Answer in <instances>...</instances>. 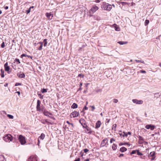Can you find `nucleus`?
<instances>
[{
	"label": "nucleus",
	"instance_id": "24",
	"mask_svg": "<svg viewBox=\"0 0 161 161\" xmlns=\"http://www.w3.org/2000/svg\"><path fill=\"white\" fill-rule=\"evenodd\" d=\"M24 57H27L29 59L30 58V56L28 55L26 53H24L21 55L20 57L21 58H23Z\"/></svg>",
	"mask_w": 161,
	"mask_h": 161
},
{
	"label": "nucleus",
	"instance_id": "15",
	"mask_svg": "<svg viewBox=\"0 0 161 161\" xmlns=\"http://www.w3.org/2000/svg\"><path fill=\"white\" fill-rule=\"evenodd\" d=\"M154 97L155 98H161V93L157 92L154 94Z\"/></svg>",
	"mask_w": 161,
	"mask_h": 161
},
{
	"label": "nucleus",
	"instance_id": "47",
	"mask_svg": "<svg viewBox=\"0 0 161 161\" xmlns=\"http://www.w3.org/2000/svg\"><path fill=\"white\" fill-rule=\"evenodd\" d=\"M78 76L79 77H82V78H83L84 75H82L81 74H79L78 75Z\"/></svg>",
	"mask_w": 161,
	"mask_h": 161
},
{
	"label": "nucleus",
	"instance_id": "49",
	"mask_svg": "<svg viewBox=\"0 0 161 161\" xmlns=\"http://www.w3.org/2000/svg\"><path fill=\"white\" fill-rule=\"evenodd\" d=\"M15 61L18 62V64L20 63V61L19 59L16 58Z\"/></svg>",
	"mask_w": 161,
	"mask_h": 161
},
{
	"label": "nucleus",
	"instance_id": "50",
	"mask_svg": "<svg viewBox=\"0 0 161 161\" xmlns=\"http://www.w3.org/2000/svg\"><path fill=\"white\" fill-rule=\"evenodd\" d=\"M84 151L85 153H86L89 151V150L87 149L86 148L84 149Z\"/></svg>",
	"mask_w": 161,
	"mask_h": 161
},
{
	"label": "nucleus",
	"instance_id": "19",
	"mask_svg": "<svg viewBox=\"0 0 161 161\" xmlns=\"http://www.w3.org/2000/svg\"><path fill=\"white\" fill-rule=\"evenodd\" d=\"M17 75L19 78H24L25 76V74L23 73H21V72L18 73Z\"/></svg>",
	"mask_w": 161,
	"mask_h": 161
},
{
	"label": "nucleus",
	"instance_id": "44",
	"mask_svg": "<svg viewBox=\"0 0 161 161\" xmlns=\"http://www.w3.org/2000/svg\"><path fill=\"white\" fill-rule=\"evenodd\" d=\"M90 107H91L92 108V111H93L94 109H95V107L94 106H90Z\"/></svg>",
	"mask_w": 161,
	"mask_h": 161
},
{
	"label": "nucleus",
	"instance_id": "41",
	"mask_svg": "<svg viewBox=\"0 0 161 161\" xmlns=\"http://www.w3.org/2000/svg\"><path fill=\"white\" fill-rule=\"evenodd\" d=\"M113 102L115 103H117L118 102V100L116 99H114L113 100Z\"/></svg>",
	"mask_w": 161,
	"mask_h": 161
},
{
	"label": "nucleus",
	"instance_id": "28",
	"mask_svg": "<svg viewBox=\"0 0 161 161\" xmlns=\"http://www.w3.org/2000/svg\"><path fill=\"white\" fill-rule=\"evenodd\" d=\"M117 145L115 144H113L112 146V148L114 150H115L117 149Z\"/></svg>",
	"mask_w": 161,
	"mask_h": 161
},
{
	"label": "nucleus",
	"instance_id": "35",
	"mask_svg": "<svg viewBox=\"0 0 161 161\" xmlns=\"http://www.w3.org/2000/svg\"><path fill=\"white\" fill-rule=\"evenodd\" d=\"M149 21L148 19H146L145 22V25L147 26L149 23Z\"/></svg>",
	"mask_w": 161,
	"mask_h": 161
},
{
	"label": "nucleus",
	"instance_id": "27",
	"mask_svg": "<svg viewBox=\"0 0 161 161\" xmlns=\"http://www.w3.org/2000/svg\"><path fill=\"white\" fill-rule=\"evenodd\" d=\"M77 105L75 103H73L71 106L72 108H75L77 107Z\"/></svg>",
	"mask_w": 161,
	"mask_h": 161
},
{
	"label": "nucleus",
	"instance_id": "42",
	"mask_svg": "<svg viewBox=\"0 0 161 161\" xmlns=\"http://www.w3.org/2000/svg\"><path fill=\"white\" fill-rule=\"evenodd\" d=\"M12 67L13 69H15V70H16V65L15 64H13V65H12Z\"/></svg>",
	"mask_w": 161,
	"mask_h": 161
},
{
	"label": "nucleus",
	"instance_id": "32",
	"mask_svg": "<svg viewBox=\"0 0 161 161\" xmlns=\"http://www.w3.org/2000/svg\"><path fill=\"white\" fill-rule=\"evenodd\" d=\"M155 155V152H152L150 153L149 154V156L151 157H153Z\"/></svg>",
	"mask_w": 161,
	"mask_h": 161
},
{
	"label": "nucleus",
	"instance_id": "45",
	"mask_svg": "<svg viewBox=\"0 0 161 161\" xmlns=\"http://www.w3.org/2000/svg\"><path fill=\"white\" fill-rule=\"evenodd\" d=\"M21 85V83L17 82V83H15V86H18Z\"/></svg>",
	"mask_w": 161,
	"mask_h": 161
},
{
	"label": "nucleus",
	"instance_id": "23",
	"mask_svg": "<svg viewBox=\"0 0 161 161\" xmlns=\"http://www.w3.org/2000/svg\"><path fill=\"white\" fill-rule=\"evenodd\" d=\"M37 45L40 44V46L38 48V50H41L42 49V47L43 46V43L42 42H39L37 44Z\"/></svg>",
	"mask_w": 161,
	"mask_h": 161
},
{
	"label": "nucleus",
	"instance_id": "5",
	"mask_svg": "<svg viewBox=\"0 0 161 161\" xmlns=\"http://www.w3.org/2000/svg\"><path fill=\"white\" fill-rule=\"evenodd\" d=\"M41 112H42L44 115L49 117H50V115L52 116L53 115L52 114L49 113L47 110L44 109H41Z\"/></svg>",
	"mask_w": 161,
	"mask_h": 161
},
{
	"label": "nucleus",
	"instance_id": "17",
	"mask_svg": "<svg viewBox=\"0 0 161 161\" xmlns=\"http://www.w3.org/2000/svg\"><path fill=\"white\" fill-rule=\"evenodd\" d=\"M4 66L5 68V70L6 71H8L10 69V68L8 66V63L7 62H6L4 64Z\"/></svg>",
	"mask_w": 161,
	"mask_h": 161
},
{
	"label": "nucleus",
	"instance_id": "18",
	"mask_svg": "<svg viewBox=\"0 0 161 161\" xmlns=\"http://www.w3.org/2000/svg\"><path fill=\"white\" fill-rule=\"evenodd\" d=\"M101 124V123L100 121H97L95 127L96 128H99Z\"/></svg>",
	"mask_w": 161,
	"mask_h": 161
},
{
	"label": "nucleus",
	"instance_id": "34",
	"mask_svg": "<svg viewBox=\"0 0 161 161\" xmlns=\"http://www.w3.org/2000/svg\"><path fill=\"white\" fill-rule=\"evenodd\" d=\"M38 95L39 96L40 98L41 99H43V96L41 94L38 93Z\"/></svg>",
	"mask_w": 161,
	"mask_h": 161
},
{
	"label": "nucleus",
	"instance_id": "59",
	"mask_svg": "<svg viewBox=\"0 0 161 161\" xmlns=\"http://www.w3.org/2000/svg\"><path fill=\"white\" fill-rule=\"evenodd\" d=\"M8 6H6V7H4V8H5L6 10H7V9H8Z\"/></svg>",
	"mask_w": 161,
	"mask_h": 161
},
{
	"label": "nucleus",
	"instance_id": "54",
	"mask_svg": "<svg viewBox=\"0 0 161 161\" xmlns=\"http://www.w3.org/2000/svg\"><path fill=\"white\" fill-rule=\"evenodd\" d=\"M80 159L79 158H78L77 159L75 160L74 161H80Z\"/></svg>",
	"mask_w": 161,
	"mask_h": 161
},
{
	"label": "nucleus",
	"instance_id": "29",
	"mask_svg": "<svg viewBox=\"0 0 161 161\" xmlns=\"http://www.w3.org/2000/svg\"><path fill=\"white\" fill-rule=\"evenodd\" d=\"M135 61H136L137 63H141L142 64H145V62L143 60H135Z\"/></svg>",
	"mask_w": 161,
	"mask_h": 161
},
{
	"label": "nucleus",
	"instance_id": "30",
	"mask_svg": "<svg viewBox=\"0 0 161 161\" xmlns=\"http://www.w3.org/2000/svg\"><path fill=\"white\" fill-rule=\"evenodd\" d=\"M1 77L2 78H3L4 77V70L2 69H1Z\"/></svg>",
	"mask_w": 161,
	"mask_h": 161
},
{
	"label": "nucleus",
	"instance_id": "8",
	"mask_svg": "<svg viewBox=\"0 0 161 161\" xmlns=\"http://www.w3.org/2000/svg\"><path fill=\"white\" fill-rule=\"evenodd\" d=\"M155 127V125H153L151 124L147 125L145 126V128L147 129H150L152 130H153L154 129Z\"/></svg>",
	"mask_w": 161,
	"mask_h": 161
},
{
	"label": "nucleus",
	"instance_id": "31",
	"mask_svg": "<svg viewBox=\"0 0 161 161\" xmlns=\"http://www.w3.org/2000/svg\"><path fill=\"white\" fill-rule=\"evenodd\" d=\"M43 42L44 43V46H45V47L47 45V39H44Z\"/></svg>",
	"mask_w": 161,
	"mask_h": 161
},
{
	"label": "nucleus",
	"instance_id": "58",
	"mask_svg": "<svg viewBox=\"0 0 161 161\" xmlns=\"http://www.w3.org/2000/svg\"><path fill=\"white\" fill-rule=\"evenodd\" d=\"M120 136H123V137L125 136V135H124V134H122V133L120 134Z\"/></svg>",
	"mask_w": 161,
	"mask_h": 161
},
{
	"label": "nucleus",
	"instance_id": "62",
	"mask_svg": "<svg viewBox=\"0 0 161 161\" xmlns=\"http://www.w3.org/2000/svg\"><path fill=\"white\" fill-rule=\"evenodd\" d=\"M84 161H89V159L88 158H87Z\"/></svg>",
	"mask_w": 161,
	"mask_h": 161
},
{
	"label": "nucleus",
	"instance_id": "16",
	"mask_svg": "<svg viewBox=\"0 0 161 161\" xmlns=\"http://www.w3.org/2000/svg\"><path fill=\"white\" fill-rule=\"evenodd\" d=\"M85 128H86L87 132H86L87 133L89 134H91L93 132V131L91 129L88 127L87 125H86V126H85Z\"/></svg>",
	"mask_w": 161,
	"mask_h": 161
},
{
	"label": "nucleus",
	"instance_id": "40",
	"mask_svg": "<svg viewBox=\"0 0 161 161\" xmlns=\"http://www.w3.org/2000/svg\"><path fill=\"white\" fill-rule=\"evenodd\" d=\"M137 154L139 155H142L143 154L142 153L139 152V150H137Z\"/></svg>",
	"mask_w": 161,
	"mask_h": 161
},
{
	"label": "nucleus",
	"instance_id": "14",
	"mask_svg": "<svg viewBox=\"0 0 161 161\" xmlns=\"http://www.w3.org/2000/svg\"><path fill=\"white\" fill-rule=\"evenodd\" d=\"M37 156L34 155L31 156V161H37Z\"/></svg>",
	"mask_w": 161,
	"mask_h": 161
},
{
	"label": "nucleus",
	"instance_id": "38",
	"mask_svg": "<svg viewBox=\"0 0 161 161\" xmlns=\"http://www.w3.org/2000/svg\"><path fill=\"white\" fill-rule=\"evenodd\" d=\"M7 116L10 119H13L14 118V116L11 114H8Z\"/></svg>",
	"mask_w": 161,
	"mask_h": 161
},
{
	"label": "nucleus",
	"instance_id": "56",
	"mask_svg": "<svg viewBox=\"0 0 161 161\" xmlns=\"http://www.w3.org/2000/svg\"><path fill=\"white\" fill-rule=\"evenodd\" d=\"M124 154H122V153H121V154H120L119 155V157H122V156H124Z\"/></svg>",
	"mask_w": 161,
	"mask_h": 161
},
{
	"label": "nucleus",
	"instance_id": "25",
	"mask_svg": "<svg viewBox=\"0 0 161 161\" xmlns=\"http://www.w3.org/2000/svg\"><path fill=\"white\" fill-rule=\"evenodd\" d=\"M127 148L124 147H121L119 150V151L122 152H123L127 150Z\"/></svg>",
	"mask_w": 161,
	"mask_h": 161
},
{
	"label": "nucleus",
	"instance_id": "3",
	"mask_svg": "<svg viewBox=\"0 0 161 161\" xmlns=\"http://www.w3.org/2000/svg\"><path fill=\"white\" fill-rule=\"evenodd\" d=\"M18 139L21 145H24L26 142L25 138L21 135L19 136Z\"/></svg>",
	"mask_w": 161,
	"mask_h": 161
},
{
	"label": "nucleus",
	"instance_id": "33",
	"mask_svg": "<svg viewBox=\"0 0 161 161\" xmlns=\"http://www.w3.org/2000/svg\"><path fill=\"white\" fill-rule=\"evenodd\" d=\"M47 89H43L41 90V92L42 93H44L45 92H47Z\"/></svg>",
	"mask_w": 161,
	"mask_h": 161
},
{
	"label": "nucleus",
	"instance_id": "6",
	"mask_svg": "<svg viewBox=\"0 0 161 161\" xmlns=\"http://www.w3.org/2000/svg\"><path fill=\"white\" fill-rule=\"evenodd\" d=\"M132 101L134 103L137 104H141L143 103V101L141 100H138L137 99H133L132 100Z\"/></svg>",
	"mask_w": 161,
	"mask_h": 161
},
{
	"label": "nucleus",
	"instance_id": "55",
	"mask_svg": "<svg viewBox=\"0 0 161 161\" xmlns=\"http://www.w3.org/2000/svg\"><path fill=\"white\" fill-rule=\"evenodd\" d=\"M95 2L96 3H99L100 2V0H96Z\"/></svg>",
	"mask_w": 161,
	"mask_h": 161
},
{
	"label": "nucleus",
	"instance_id": "12",
	"mask_svg": "<svg viewBox=\"0 0 161 161\" xmlns=\"http://www.w3.org/2000/svg\"><path fill=\"white\" fill-rule=\"evenodd\" d=\"M108 143V139L107 138H105L102 142L101 145L102 147L104 146Z\"/></svg>",
	"mask_w": 161,
	"mask_h": 161
},
{
	"label": "nucleus",
	"instance_id": "39",
	"mask_svg": "<svg viewBox=\"0 0 161 161\" xmlns=\"http://www.w3.org/2000/svg\"><path fill=\"white\" fill-rule=\"evenodd\" d=\"M67 123H68V124H69L70 125H69V126L70 128L71 127H73V124L70 123L69 121H67Z\"/></svg>",
	"mask_w": 161,
	"mask_h": 161
},
{
	"label": "nucleus",
	"instance_id": "36",
	"mask_svg": "<svg viewBox=\"0 0 161 161\" xmlns=\"http://www.w3.org/2000/svg\"><path fill=\"white\" fill-rule=\"evenodd\" d=\"M117 125L116 124H114L112 127V130H115L116 128V127Z\"/></svg>",
	"mask_w": 161,
	"mask_h": 161
},
{
	"label": "nucleus",
	"instance_id": "63",
	"mask_svg": "<svg viewBox=\"0 0 161 161\" xmlns=\"http://www.w3.org/2000/svg\"><path fill=\"white\" fill-rule=\"evenodd\" d=\"M159 66L161 67V62L159 64Z\"/></svg>",
	"mask_w": 161,
	"mask_h": 161
},
{
	"label": "nucleus",
	"instance_id": "20",
	"mask_svg": "<svg viewBox=\"0 0 161 161\" xmlns=\"http://www.w3.org/2000/svg\"><path fill=\"white\" fill-rule=\"evenodd\" d=\"M113 26L114 27L115 30L116 31H120V29L118 25L115 24H114L113 25Z\"/></svg>",
	"mask_w": 161,
	"mask_h": 161
},
{
	"label": "nucleus",
	"instance_id": "52",
	"mask_svg": "<svg viewBox=\"0 0 161 161\" xmlns=\"http://www.w3.org/2000/svg\"><path fill=\"white\" fill-rule=\"evenodd\" d=\"M30 12V7L26 11L27 14H29Z\"/></svg>",
	"mask_w": 161,
	"mask_h": 161
},
{
	"label": "nucleus",
	"instance_id": "7",
	"mask_svg": "<svg viewBox=\"0 0 161 161\" xmlns=\"http://www.w3.org/2000/svg\"><path fill=\"white\" fill-rule=\"evenodd\" d=\"M41 103V101L39 100H38L37 101L36 106L37 110V111H39L40 112H41V109H43V108H41L40 107Z\"/></svg>",
	"mask_w": 161,
	"mask_h": 161
},
{
	"label": "nucleus",
	"instance_id": "53",
	"mask_svg": "<svg viewBox=\"0 0 161 161\" xmlns=\"http://www.w3.org/2000/svg\"><path fill=\"white\" fill-rule=\"evenodd\" d=\"M139 139L140 140H142V141L143 140V138L142 137L140 136H139Z\"/></svg>",
	"mask_w": 161,
	"mask_h": 161
},
{
	"label": "nucleus",
	"instance_id": "46",
	"mask_svg": "<svg viewBox=\"0 0 161 161\" xmlns=\"http://www.w3.org/2000/svg\"><path fill=\"white\" fill-rule=\"evenodd\" d=\"M88 108L86 106V105L85 106V107H84V108L83 109V110L84 111V110H87L88 109Z\"/></svg>",
	"mask_w": 161,
	"mask_h": 161
},
{
	"label": "nucleus",
	"instance_id": "4",
	"mask_svg": "<svg viewBox=\"0 0 161 161\" xmlns=\"http://www.w3.org/2000/svg\"><path fill=\"white\" fill-rule=\"evenodd\" d=\"M99 8L96 5L93 6L91 8L90 11V14H93L96 11L98 10Z\"/></svg>",
	"mask_w": 161,
	"mask_h": 161
},
{
	"label": "nucleus",
	"instance_id": "61",
	"mask_svg": "<svg viewBox=\"0 0 161 161\" xmlns=\"http://www.w3.org/2000/svg\"><path fill=\"white\" fill-rule=\"evenodd\" d=\"M69 131L70 132H72L73 131V129L72 128L70 129V130H69Z\"/></svg>",
	"mask_w": 161,
	"mask_h": 161
},
{
	"label": "nucleus",
	"instance_id": "10",
	"mask_svg": "<svg viewBox=\"0 0 161 161\" xmlns=\"http://www.w3.org/2000/svg\"><path fill=\"white\" fill-rule=\"evenodd\" d=\"M79 114V113L78 112L74 111L71 114V116H72L73 117L75 118L78 116Z\"/></svg>",
	"mask_w": 161,
	"mask_h": 161
},
{
	"label": "nucleus",
	"instance_id": "51",
	"mask_svg": "<svg viewBox=\"0 0 161 161\" xmlns=\"http://www.w3.org/2000/svg\"><path fill=\"white\" fill-rule=\"evenodd\" d=\"M140 72L142 73H146V71L144 70H140Z\"/></svg>",
	"mask_w": 161,
	"mask_h": 161
},
{
	"label": "nucleus",
	"instance_id": "13",
	"mask_svg": "<svg viewBox=\"0 0 161 161\" xmlns=\"http://www.w3.org/2000/svg\"><path fill=\"white\" fill-rule=\"evenodd\" d=\"M46 16L49 19H51L53 17V14L51 13H47L45 14Z\"/></svg>",
	"mask_w": 161,
	"mask_h": 161
},
{
	"label": "nucleus",
	"instance_id": "64",
	"mask_svg": "<svg viewBox=\"0 0 161 161\" xmlns=\"http://www.w3.org/2000/svg\"><path fill=\"white\" fill-rule=\"evenodd\" d=\"M27 161H30V157H29Z\"/></svg>",
	"mask_w": 161,
	"mask_h": 161
},
{
	"label": "nucleus",
	"instance_id": "9",
	"mask_svg": "<svg viewBox=\"0 0 161 161\" xmlns=\"http://www.w3.org/2000/svg\"><path fill=\"white\" fill-rule=\"evenodd\" d=\"M79 122L82 125L83 128H85V126L86 125H87L86 123L85 120L83 119H81L79 120Z\"/></svg>",
	"mask_w": 161,
	"mask_h": 161
},
{
	"label": "nucleus",
	"instance_id": "37",
	"mask_svg": "<svg viewBox=\"0 0 161 161\" xmlns=\"http://www.w3.org/2000/svg\"><path fill=\"white\" fill-rule=\"evenodd\" d=\"M5 46V42H3L1 44V47L3 48Z\"/></svg>",
	"mask_w": 161,
	"mask_h": 161
},
{
	"label": "nucleus",
	"instance_id": "48",
	"mask_svg": "<svg viewBox=\"0 0 161 161\" xmlns=\"http://www.w3.org/2000/svg\"><path fill=\"white\" fill-rule=\"evenodd\" d=\"M115 140L113 138H112L110 140V143H112L113 141H115Z\"/></svg>",
	"mask_w": 161,
	"mask_h": 161
},
{
	"label": "nucleus",
	"instance_id": "26",
	"mask_svg": "<svg viewBox=\"0 0 161 161\" xmlns=\"http://www.w3.org/2000/svg\"><path fill=\"white\" fill-rule=\"evenodd\" d=\"M118 43L120 45H124L125 44L127 43V42H122V41H119L118 42Z\"/></svg>",
	"mask_w": 161,
	"mask_h": 161
},
{
	"label": "nucleus",
	"instance_id": "22",
	"mask_svg": "<svg viewBox=\"0 0 161 161\" xmlns=\"http://www.w3.org/2000/svg\"><path fill=\"white\" fill-rule=\"evenodd\" d=\"M0 160L1 161H6V160L4 156L3 155H0Z\"/></svg>",
	"mask_w": 161,
	"mask_h": 161
},
{
	"label": "nucleus",
	"instance_id": "11",
	"mask_svg": "<svg viewBox=\"0 0 161 161\" xmlns=\"http://www.w3.org/2000/svg\"><path fill=\"white\" fill-rule=\"evenodd\" d=\"M45 137V135L43 133H42L41 136L38 138V144H39L40 140H43Z\"/></svg>",
	"mask_w": 161,
	"mask_h": 161
},
{
	"label": "nucleus",
	"instance_id": "43",
	"mask_svg": "<svg viewBox=\"0 0 161 161\" xmlns=\"http://www.w3.org/2000/svg\"><path fill=\"white\" fill-rule=\"evenodd\" d=\"M136 152V150H133L130 153V154H135Z\"/></svg>",
	"mask_w": 161,
	"mask_h": 161
},
{
	"label": "nucleus",
	"instance_id": "2",
	"mask_svg": "<svg viewBox=\"0 0 161 161\" xmlns=\"http://www.w3.org/2000/svg\"><path fill=\"white\" fill-rule=\"evenodd\" d=\"M3 139L5 142H9L12 140L13 137L11 135L8 134L3 137Z\"/></svg>",
	"mask_w": 161,
	"mask_h": 161
},
{
	"label": "nucleus",
	"instance_id": "57",
	"mask_svg": "<svg viewBox=\"0 0 161 161\" xmlns=\"http://www.w3.org/2000/svg\"><path fill=\"white\" fill-rule=\"evenodd\" d=\"M16 92V93H17L18 94V95H20V92H19V91H18V92Z\"/></svg>",
	"mask_w": 161,
	"mask_h": 161
},
{
	"label": "nucleus",
	"instance_id": "21",
	"mask_svg": "<svg viewBox=\"0 0 161 161\" xmlns=\"http://www.w3.org/2000/svg\"><path fill=\"white\" fill-rule=\"evenodd\" d=\"M93 17L95 20H100V17L98 15H95L93 16Z\"/></svg>",
	"mask_w": 161,
	"mask_h": 161
},
{
	"label": "nucleus",
	"instance_id": "1",
	"mask_svg": "<svg viewBox=\"0 0 161 161\" xmlns=\"http://www.w3.org/2000/svg\"><path fill=\"white\" fill-rule=\"evenodd\" d=\"M101 8L104 10L110 11L112 7L110 4H109L105 2H103L101 5Z\"/></svg>",
	"mask_w": 161,
	"mask_h": 161
},
{
	"label": "nucleus",
	"instance_id": "60",
	"mask_svg": "<svg viewBox=\"0 0 161 161\" xmlns=\"http://www.w3.org/2000/svg\"><path fill=\"white\" fill-rule=\"evenodd\" d=\"M50 117L51 118L53 119L54 120L55 119V118L54 117H53L50 116Z\"/></svg>",
	"mask_w": 161,
	"mask_h": 161
}]
</instances>
